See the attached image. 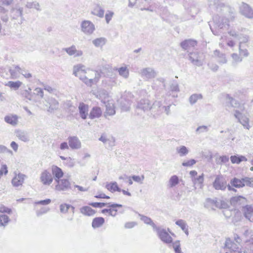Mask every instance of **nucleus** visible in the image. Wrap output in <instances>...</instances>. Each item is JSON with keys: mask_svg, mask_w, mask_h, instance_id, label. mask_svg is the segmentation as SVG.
Wrapping results in <instances>:
<instances>
[{"mask_svg": "<svg viewBox=\"0 0 253 253\" xmlns=\"http://www.w3.org/2000/svg\"><path fill=\"white\" fill-rule=\"evenodd\" d=\"M116 71H118L119 75L125 79H127L129 75V69L126 66L116 68Z\"/></svg>", "mask_w": 253, "mask_h": 253, "instance_id": "35", "label": "nucleus"}, {"mask_svg": "<svg viewBox=\"0 0 253 253\" xmlns=\"http://www.w3.org/2000/svg\"><path fill=\"white\" fill-rule=\"evenodd\" d=\"M70 208L72 209V216L67 218L68 220L71 221L73 219V215L74 213L75 208L70 205L67 204H62L60 205V211L62 213H66L68 212Z\"/></svg>", "mask_w": 253, "mask_h": 253, "instance_id": "29", "label": "nucleus"}, {"mask_svg": "<svg viewBox=\"0 0 253 253\" xmlns=\"http://www.w3.org/2000/svg\"><path fill=\"white\" fill-rule=\"evenodd\" d=\"M96 97L100 99L101 101L104 104H106L107 102H108V100H109V94L108 92L105 89L99 90L96 94Z\"/></svg>", "mask_w": 253, "mask_h": 253, "instance_id": "25", "label": "nucleus"}, {"mask_svg": "<svg viewBox=\"0 0 253 253\" xmlns=\"http://www.w3.org/2000/svg\"><path fill=\"white\" fill-rule=\"evenodd\" d=\"M241 13L249 18H253V10L245 3H242L240 7Z\"/></svg>", "mask_w": 253, "mask_h": 253, "instance_id": "18", "label": "nucleus"}, {"mask_svg": "<svg viewBox=\"0 0 253 253\" xmlns=\"http://www.w3.org/2000/svg\"><path fill=\"white\" fill-rule=\"evenodd\" d=\"M226 99L227 105H230L231 107L236 109L235 110H239L240 112L245 111L244 105L240 104L237 100L229 96V95H227Z\"/></svg>", "mask_w": 253, "mask_h": 253, "instance_id": "11", "label": "nucleus"}, {"mask_svg": "<svg viewBox=\"0 0 253 253\" xmlns=\"http://www.w3.org/2000/svg\"><path fill=\"white\" fill-rule=\"evenodd\" d=\"M243 211L246 218L253 222V207L247 206L243 208Z\"/></svg>", "mask_w": 253, "mask_h": 253, "instance_id": "23", "label": "nucleus"}, {"mask_svg": "<svg viewBox=\"0 0 253 253\" xmlns=\"http://www.w3.org/2000/svg\"><path fill=\"white\" fill-rule=\"evenodd\" d=\"M112 209H103L102 210V213H108L110 215L115 216L117 214V210L115 208H111Z\"/></svg>", "mask_w": 253, "mask_h": 253, "instance_id": "58", "label": "nucleus"}, {"mask_svg": "<svg viewBox=\"0 0 253 253\" xmlns=\"http://www.w3.org/2000/svg\"><path fill=\"white\" fill-rule=\"evenodd\" d=\"M85 80L83 82L87 85L91 86L96 84L100 78V73L95 70L87 68L85 74Z\"/></svg>", "mask_w": 253, "mask_h": 253, "instance_id": "2", "label": "nucleus"}, {"mask_svg": "<svg viewBox=\"0 0 253 253\" xmlns=\"http://www.w3.org/2000/svg\"><path fill=\"white\" fill-rule=\"evenodd\" d=\"M91 13L94 15L102 18L104 16V10L99 4H96Z\"/></svg>", "mask_w": 253, "mask_h": 253, "instance_id": "38", "label": "nucleus"}, {"mask_svg": "<svg viewBox=\"0 0 253 253\" xmlns=\"http://www.w3.org/2000/svg\"><path fill=\"white\" fill-rule=\"evenodd\" d=\"M106 188L112 192L115 191L121 192V189L118 187L116 182L107 184L106 185Z\"/></svg>", "mask_w": 253, "mask_h": 253, "instance_id": "48", "label": "nucleus"}, {"mask_svg": "<svg viewBox=\"0 0 253 253\" xmlns=\"http://www.w3.org/2000/svg\"><path fill=\"white\" fill-rule=\"evenodd\" d=\"M81 31L85 35H92L95 30L94 24L89 20H84L81 24Z\"/></svg>", "mask_w": 253, "mask_h": 253, "instance_id": "5", "label": "nucleus"}, {"mask_svg": "<svg viewBox=\"0 0 253 253\" xmlns=\"http://www.w3.org/2000/svg\"><path fill=\"white\" fill-rule=\"evenodd\" d=\"M102 114V111L99 107H94L89 114V117L91 119L99 118Z\"/></svg>", "mask_w": 253, "mask_h": 253, "instance_id": "43", "label": "nucleus"}, {"mask_svg": "<svg viewBox=\"0 0 253 253\" xmlns=\"http://www.w3.org/2000/svg\"><path fill=\"white\" fill-rule=\"evenodd\" d=\"M228 33L230 36L236 38L239 41L238 45L248 46V43L250 40V37L248 35L241 33L240 34L235 29H233L230 30Z\"/></svg>", "mask_w": 253, "mask_h": 253, "instance_id": "3", "label": "nucleus"}, {"mask_svg": "<svg viewBox=\"0 0 253 253\" xmlns=\"http://www.w3.org/2000/svg\"><path fill=\"white\" fill-rule=\"evenodd\" d=\"M52 173L54 176L55 181L60 179L63 176L62 170L56 166H53L51 168Z\"/></svg>", "mask_w": 253, "mask_h": 253, "instance_id": "27", "label": "nucleus"}, {"mask_svg": "<svg viewBox=\"0 0 253 253\" xmlns=\"http://www.w3.org/2000/svg\"><path fill=\"white\" fill-rule=\"evenodd\" d=\"M99 140L102 141L104 144L112 147L115 145V139L112 137H108L105 134H103L99 138Z\"/></svg>", "mask_w": 253, "mask_h": 253, "instance_id": "24", "label": "nucleus"}, {"mask_svg": "<svg viewBox=\"0 0 253 253\" xmlns=\"http://www.w3.org/2000/svg\"><path fill=\"white\" fill-rule=\"evenodd\" d=\"M34 93L37 95L40 96L41 98H42L43 96V92L42 89L40 87H37L34 89Z\"/></svg>", "mask_w": 253, "mask_h": 253, "instance_id": "64", "label": "nucleus"}, {"mask_svg": "<svg viewBox=\"0 0 253 253\" xmlns=\"http://www.w3.org/2000/svg\"><path fill=\"white\" fill-rule=\"evenodd\" d=\"M87 69L82 64L75 65L73 68V74L83 81L86 79L85 74Z\"/></svg>", "mask_w": 253, "mask_h": 253, "instance_id": "7", "label": "nucleus"}, {"mask_svg": "<svg viewBox=\"0 0 253 253\" xmlns=\"http://www.w3.org/2000/svg\"><path fill=\"white\" fill-rule=\"evenodd\" d=\"M104 223V219L103 217L95 218L92 222V226L94 228H98L102 226Z\"/></svg>", "mask_w": 253, "mask_h": 253, "instance_id": "46", "label": "nucleus"}, {"mask_svg": "<svg viewBox=\"0 0 253 253\" xmlns=\"http://www.w3.org/2000/svg\"><path fill=\"white\" fill-rule=\"evenodd\" d=\"M91 206L95 207V208H102L105 206H107L109 208H115L117 207H122V205L121 204H111V203H91L89 204Z\"/></svg>", "mask_w": 253, "mask_h": 253, "instance_id": "32", "label": "nucleus"}, {"mask_svg": "<svg viewBox=\"0 0 253 253\" xmlns=\"http://www.w3.org/2000/svg\"><path fill=\"white\" fill-rule=\"evenodd\" d=\"M175 224L181 228L183 230L185 229L186 227H188V225L186 222L182 219H179L175 222Z\"/></svg>", "mask_w": 253, "mask_h": 253, "instance_id": "60", "label": "nucleus"}, {"mask_svg": "<svg viewBox=\"0 0 253 253\" xmlns=\"http://www.w3.org/2000/svg\"><path fill=\"white\" fill-rule=\"evenodd\" d=\"M131 177L133 180L139 184H142L145 178L144 175H141V176L133 175L131 176Z\"/></svg>", "mask_w": 253, "mask_h": 253, "instance_id": "59", "label": "nucleus"}, {"mask_svg": "<svg viewBox=\"0 0 253 253\" xmlns=\"http://www.w3.org/2000/svg\"><path fill=\"white\" fill-rule=\"evenodd\" d=\"M10 17L13 19L23 18V8L16 4L12 6L10 10Z\"/></svg>", "mask_w": 253, "mask_h": 253, "instance_id": "13", "label": "nucleus"}, {"mask_svg": "<svg viewBox=\"0 0 253 253\" xmlns=\"http://www.w3.org/2000/svg\"><path fill=\"white\" fill-rule=\"evenodd\" d=\"M157 236L164 243L169 244L172 242V238L165 229L158 227L154 230Z\"/></svg>", "mask_w": 253, "mask_h": 253, "instance_id": "4", "label": "nucleus"}, {"mask_svg": "<svg viewBox=\"0 0 253 253\" xmlns=\"http://www.w3.org/2000/svg\"><path fill=\"white\" fill-rule=\"evenodd\" d=\"M213 187L216 190L224 191L227 187L226 182L221 175H217L213 182Z\"/></svg>", "mask_w": 253, "mask_h": 253, "instance_id": "12", "label": "nucleus"}, {"mask_svg": "<svg viewBox=\"0 0 253 253\" xmlns=\"http://www.w3.org/2000/svg\"><path fill=\"white\" fill-rule=\"evenodd\" d=\"M230 160L233 164H239L242 162H247L248 161L247 158L243 155H233L230 157Z\"/></svg>", "mask_w": 253, "mask_h": 253, "instance_id": "34", "label": "nucleus"}, {"mask_svg": "<svg viewBox=\"0 0 253 253\" xmlns=\"http://www.w3.org/2000/svg\"><path fill=\"white\" fill-rule=\"evenodd\" d=\"M239 245L238 243L232 241L230 239H227L225 243V247L234 253L240 249Z\"/></svg>", "mask_w": 253, "mask_h": 253, "instance_id": "26", "label": "nucleus"}, {"mask_svg": "<svg viewBox=\"0 0 253 253\" xmlns=\"http://www.w3.org/2000/svg\"><path fill=\"white\" fill-rule=\"evenodd\" d=\"M239 52L240 55L242 57H248L249 55V52L248 49L245 48L244 45H238Z\"/></svg>", "mask_w": 253, "mask_h": 253, "instance_id": "53", "label": "nucleus"}, {"mask_svg": "<svg viewBox=\"0 0 253 253\" xmlns=\"http://www.w3.org/2000/svg\"><path fill=\"white\" fill-rule=\"evenodd\" d=\"M218 160L220 162H219V161L217 162V163L220 164V163H226L229 162V158L228 156L226 155H223L219 157Z\"/></svg>", "mask_w": 253, "mask_h": 253, "instance_id": "63", "label": "nucleus"}, {"mask_svg": "<svg viewBox=\"0 0 253 253\" xmlns=\"http://www.w3.org/2000/svg\"><path fill=\"white\" fill-rule=\"evenodd\" d=\"M189 59L195 66L200 67L204 64V58L202 53L198 52H190L189 54Z\"/></svg>", "mask_w": 253, "mask_h": 253, "instance_id": "6", "label": "nucleus"}, {"mask_svg": "<svg viewBox=\"0 0 253 253\" xmlns=\"http://www.w3.org/2000/svg\"><path fill=\"white\" fill-rule=\"evenodd\" d=\"M243 181L244 177L241 179L234 177L231 179L230 183L232 186L237 188H240L245 187V184L244 183Z\"/></svg>", "mask_w": 253, "mask_h": 253, "instance_id": "33", "label": "nucleus"}, {"mask_svg": "<svg viewBox=\"0 0 253 253\" xmlns=\"http://www.w3.org/2000/svg\"><path fill=\"white\" fill-rule=\"evenodd\" d=\"M69 146L73 149H78L81 147V143L76 136H71L68 138Z\"/></svg>", "mask_w": 253, "mask_h": 253, "instance_id": "20", "label": "nucleus"}, {"mask_svg": "<svg viewBox=\"0 0 253 253\" xmlns=\"http://www.w3.org/2000/svg\"><path fill=\"white\" fill-rule=\"evenodd\" d=\"M53 177L47 170H44L40 174V180L44 186H49L52 182Z\"/></svg>", "mask_w": 253, "mask_h": 253, "instance_id": "10", "label": "nucleus"}, {"mask_svg": "<svg viewBox=\"0 0 253 253\" xmlns=\"http://www.w3.org/2000/svg\"><path fill=\"white\" fill-rule=\"evenodd\" d=\"M80 115L83 119H85L88 115V105L81 103L79 106Z\"/></svg>", "mask_w": 253, "mask_h": 253, "instance_id": "30", "label": "nucleus"}, {"mask_svg": "<svg viewBox=\"0 0 253 253\" xmlns=\"http://www.w3.org/2000/svg\"><path fill=\"white\" fill-rule=\"evenodd\" d=\"M114 13L113 12L111 11H107L106 14H105V20L107 23H109L110 20H111L112 17L113 16Z\"/></svg>", "mask_w": 253, "mask_h": 253, "instance_id": "61", "label": "nucleus"}, {"mask_svg": "<svg viewBox=\"0 0 253 253\" xmlns=\"http://www.w3.org/2000/svg\"><path fill=\"white\" fill-rule=\"evenodd\" d=\"M63 50L65 51L68 55L74 56V57H78L83 55V51L81 50H78L75 45L63 48Z\"/></svg>", "mask_w": 253, "mask_h": 253, "instance_id": "15", "label": "nucleus"}, {"mask_svg": "<svg viewBox=\"0 0 253 253\" xmlns=\"http://www.w3.org/2000/svg\"><path fill=\"white\" fill-rule=\"evenodd\" d=\"M180 45L184 50H189L191 47H194L197 45V42L193 40H187L181 42Z\"/></svg>", "mask_w": 253, "mask_h": 253, "instance_id": "31", "label": "nucleus"}, {"mask_svg": "<svg viewBox=\"0 0 253 253\" xmlns=\"http://www.w3.org/2000/svg\"><path fill=\"white\" fill-rule=\"evenodd\" d=\"M47 104L46 105V106L48 107L47 111L49 112H52L54 110H56L58 109L59 103L58 102L53 98H48L47 100H46Z\"/></svg>", "mask_w": 253, "mask_h": 253, "instance_id": "19", "label": "nucleus"}, {"mask_svg": "<svg viewBox=\"0 0 253 253\" xmlns=\"http://www.w3.org/2000/svg\"><path fill=\"white\" fill-rule=\"evenodd\" d=\"M172 247L175 253H183L181 249L179 241H176L172 243Z\"/></svg>", "mask_w": 253, "mask_h": 253, "instance_id": "55", "label": "nucleus"}, {"mask_svg": "<svg viewBox=\"0 0 253 253\" xmlns=\"http://www.w3.org/2000/svg\"><path fill=\"white\" fill-rule=\"evenodd\" d=\"M140 74L141 77L148 79L154 78L157 76L156 72L153 68L150 67L142 69Z\"/></svg>", "mask_w": 253, "mask_h": 253, "instance_id": "17", "label": "nucleus"}, {"mask_svg": "<svg viewBox=\"0 0 253 253\" xmlns=\"http://www.w3.org/2000/svg\"><path fill=\"white\" fill-rule=\"evenodd\" d=\"M231 56L232 59V65H237L238 63L242 62L243 60L242 57L240 55H238L237 53H232L231 55Z\"/></svg>", "mask_w": 253, "mask_h": 253, "instance_id": "52", "label": "nucleus"}, {"mask_svg": "<svg viewBox=\"0 0 253 253\" xmlns=\"http://www.w3.org/2000/svg\"><path fill=\"white\" fill-rule=\"evenodd\" d=\"M179 183V178L177 176L174 175L170 177L169 181V186L170 188L173 187Z\"/></svg>", "mask_w": 253, "mask_h": 253, "instance_id": "50", "label": "nucleus"}, {"mask_svg": "<svg viewBox=\"0 0 253 253\" xmlns=\"http://www.w3.org/2000/svg\"><path fill=\"white\" fill-rule=\"evenodd\" d=\"M202 97L201 94H193L191 95L189 98V102L191 105H193L196 103L199 99H201Z\"/></svg>", "mask_w": 253, "mask_h": 253, "instance_id": "51", "label": "nucleus"}, {"mask_svg": "<svg viewBox=\"0 0 253 253\" xmlns=\"http://www.w3.org/2000/svg\"><path fill=\"white\" fill-rule=\"evenodd\" d=\"M243 182L245 186H247L253 188V177H244Z\"/></svg>", "mask_w": 253, "mask_h": 253, "instance_id": "57", "label": "nucleus"}, {"mask_svg": "<svg viewBox=\"0 0 253 253\" xmlns=\"http://www.w3.org/2000/svg\"><path fill=\"white\" fill-rule=\"evenodd\" d=\"M26 177V175L21 173L15 174L11 180V183L15 187L21 186L23 185Z\"/></svg>", "mask_w": 253, "mask_h": 253, "instance_id": "16", "label": "nucleus"}, {"mask_svg": "<svg viewBox=\"0 0 253 253\" xmlns=\"http://www.w3.org/2000/svg\"><path fill=\"white\" fill-rule=\"evenodd\" d=\"M16 136L21 140L24 142H27L29 140V138L27 132L21 130L17 131L16 132Z\"/></svg>", "mask_w": 253, "mask_h": 253, "instance_id": "44", "label": "nucleus"}, {"mask_svg": "<svg viewBox=\"0 0 253 253\" xmlns=\"http://www.w3.org/2000/svg\"><path fill=\"white\" fill-rule=\"evenodd\" d=\"M137 107L145 111L150 110L152 108V105L149 100L142 99L138 102Z\"/></svg>", "mask_w": 253, "mask_h": 253, "instance_id": "22", "label": "nucleus"}, {"mask_svg": "<svg viewBox=\"0 0 253 253\" xmlns=\"http://www.w3.org/2000/svg\"><path fill=\"white\" fill-rule=\"evenodd\" d=\"M80 211L82 214L87 216H92L95 213L94 210L88 206H84L81 208Z\"/></svg>", "mask_w": 253, "mask_h": 253, "instance_id": "42", "label": "nucleus"}, {"mask_svg": "<svg viewBox=\"0 0 253 253\" xmlns=\"http://www.w3.org/2000/svg\"><path fill=\"white\" fill-rule=\"evenodd\" d=\"M25 6L28 8H34L38 11L41 10L40 3L36 1L27 2Z\"/></svg>", "mask_w": 253, "mask_h": 253, "instance_id": "47", "label": "nucleus"}, {"mask_svg": "<svg viewBox=\"0 0 253 253\" xmlns=\"http://www.w3.org/2000/svg\"><path fill=\"white\" fill-rule=\"evenodd\" d=\"M56 183L54 189L57 191H67L71 188V183L69 179L60 178L55 181Z\"/></svg>", "mask_w": 253, "mask_h": 253, "instance_id": "8", "label": "nucleus"}, {"mask_svg": "<svg viewBox=\"0 0 253 253\" xmlns=\"http://www.w3.org/2000/svg\"><path fill=\"white\" fill-rule=\"evenodd\" d=\"M205 207L209 209L215 210L216 208H222V201L208 198L205 202Z\"/></svg>", "mask_w": 253, "mask_h": 253, "instance_id": "14", "label": "nucleus"}, {"mask_svg": "<svg viewBox=\"0 0 253 253\" xmlns=\"http://www.w3.org/2000/svg\"><path fill=\"white\" fill-rule=\"evenodd\" d=\"M139 216L142 221L146 224L151 225L153 227L154 230L157 227L156 225L153 222L150 217L140 214H139Z\"/></svg>", "mask_w": 253, "mask_h": 253, "instance_id": "41", "label": "nucleus"}, {"mask_svg": "<svg viewBox=\"0 0 253 253\" xmlns=\"http://www.w3.org/2000/svg\"><path fill=\"white\" fill-rule=\"evenodd\" d=\"M175 150L176 154L180 157L186 156L189 152V149L184 145L177 147Z\"/></svg>", "mask_w": 253, "mask_h": 253, "instance_id": "37", "label": "nucleus"}, {"mask_svg": "<svg viewBox=\"0 0 253 253\" xmlns=\"http://www.w3.org/2000/svg\"><path fill=\"white\" fill-rule=\"evenodd\" d=\"M196 161L194 159H191L186 162H183L182 165L184 167H191L195 164Z\"/></svg>", "mask_w": 253, "mask_h": 253, "instance_id": "62", "label": "nucleus"}, {"mask_svg": "<svg viewBox=\"0 0 253 253\" xmlns=\"http://www.w3.org/2000/svg\"><path fill=\"white\" fill-rule=\"evenodd\" d=\"M204 174H202L201 175L199 176L197 178H194L192 179V181L194 184H198L200 185V187L202 188L203 187V183L204 182Z\"/></svg>", "mask_w": 253, "mask_h": 253, "instance_id": "54", "label": "nucleus"}, {"mask_svg": "<svg viewBox=\"0 0 253 253\" xmlns=\"http://www.w3.org/2000/svg\"><path fill=\"white\" fill-rule=\"evenodd\" d=\"M18 117L16 115L10 114L4 117V121L12 126H16L18 123Z\"/></svg>", "mask_w": 253, "mask_h": 253, "instance_id": "36", "label": "nucleus"}, {"mask_svg": "<svg viewBox=\"0 0 253 253\" xmlns=\"http://www.w3.org/2000/svg\"><path fill=\"white\" fill-rule=\"evenodd\" d=\"M220 1L221 0H209L211 5H216L217 10L219 9V11H221L223 8V10L226 12L225 16L217 15L213 17V20L215 28L218 29H227L229 27L228 23L229 22V19L227 18V16H229L230 13V8L223 3L221 2Z\"/></svg>", "mask_w": 253, "mask_h": 253, "instance_id": "1", "label": "nucleus"}, {"mask_svg": "<svg viewBox=\"0 0 253 253\" xmlns=\"http://www.w3.org/2000/svg\"><path fill=\"white\" fill-rule=\"evenodd\" d=\"M9 221L8 217L5 214L0 215V226H5Z\"/></svg>", "mask_w": 253, "mask_h": 253, "instance_id": "56", "label": "nucleus"}, {"mask_svg": "<svg viewBox=\"0 0 253 253\" xmlns=\"http://www.w3.org/2000/svg\"><path fill=\"white\" fill-rule=\"evenodd\" d=\"M106 42V39L103 37L97 38L92 41V43L97 47L103 46Z\"/></svg>", "mask_w": 253, "mask_h": 253, "instance_id": "45", "label": "nucleus"}, {"mask_svg": "<svg viewBox=\"0 0 253 253\" xmlns=\"http://www.w3.org/2000/svg\"><path fill=\"white\" fill-rule=\"evenodd\" d=\"M243 112H240L239 110H235L234 116L238 120V122L242 125L244 128L249 129L250 128L249 119L247 117L243 115Z\"/></svg>", "mask_w": 253, "mask_h": 253, "instance_id": "9", "label": "nucleus"}, {"mask_svg": "<svg viewBox=\"0 0 253 253\" xmlns=\"http://www.w3.org/2000/svg\"><path fill=\"white\" fill-rule=\"evenodd\" d=\"M22 84V83L19 81L16 82L9 81L5 84V85L16 90L21 86Z\"/></svg>", "mask_w": 253, "mask_h": 253, "instance_id": "49", "label": "nucleus"}, {"mask_svg": "<svg viewBox=\"0 0 253 253\" xmlns=\"http://www.w3.org/2000/svg\"><path fill=\"white\" fill-rule=\"evenodd\" d=\"M213 56L217 59L219 64H225L227 62L226 55L219 50L216 49L213 51Z\"/></svg>", "mask_w": 253, "mask_h": 253, "instance_id": "21", "label": "nucleus"}, {"mask_svg": "<svg viewBox=\"0 0 253 253\" xmlns=\"http://www.w3.org/2000/svg\"><path fill=\"white\" fill-rule=\"evenodd\" d=\"M9 72L12 79H16L19 77V74H21V68L18 66H13L10 69Z\"/></svg>", "mask_w": 253, "mask_h": 253, "instance_id": "39", "label": "nucleus"}, {"mask_svg": "<svg viewBox=\"0 0 253 253\" xmlns=\"http://www.w3.org/2000/svg\"><path fill=\"white\" fill-rule=\"evenodd\" d=\"M246 201V198L242 196H235L231 199V203L234 205L244 204Z\"/></svg>", "mask_w": 253, "mask_h": 253, "instance_id": "40", "label": "nucleus"}, {"mask_svg": "<svg viewBox=\"0 0 253 253\" xmlns=\"http://www.w3.org/2000/svg\"><path fill=\"white\" fill-rule=\"evenodd\" d=\"M106 108L105 117H107V116H113L115 114L116 111L114 105L112 101L108 100V102L106 104Z\"/></svg>", "mask_w": 253, "mask_h": 253, "instance_id": "28", "label": "nucleus"}]
</instances>
